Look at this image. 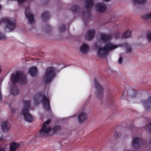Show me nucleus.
<instances>
[{
  "label": "nucleus",
  "instance_id": "72a5a7b5",
  "mask_svg": "<svg viewBox=\"0 0 151 151\" xmlns=\"http://www.w3.org/2000/svg\"><path fill=\"white\" fill-rule=\"evenodd\" d=\"M75 116V115H73V116H72L73 117H74Z\"/></svg>",
  "mask_w": 151,
  "mask_h": 151
},
{
  "label": "nucleus",
  "instance_id": "b1692460",
  "mask_svg": "<svg viewBox=\"0 0 151 151\" xmlns=\"http://www.w3.org/2000/svg\"><path fill=\"white\" fill-rule=\"evenodd\" d=\"M142 17L145 19H147L151 18V12L143 15L142 16Z\"/></svg>",
  "mask_w": 151,
  "mask_h": 151
},
{
  "label": "nucleus",
  "instance_id": "f03ea898",
  "mask_svg": "<svg viewBox=\"0 0 151 151\" xmlns=\"http://www.w3.org/2000/svg\"><path fill=\"white\" fill-rule=\"evenodd\" d=\"M23 107L21 111V114L26 121L32 122L33 120V117L29 112L30 102L28 100H24L23 101Z\"/></svg>",
  "mask_w": 151,
  "mask_h": 151
},
{
  "label": "nucleus",
  "instance_id": "6e6552de",
  "mask_svg": "<svg viewBox=\"0 0 151 151\" xmlns=\"http://www.w3.org/2000/svg\"><path fill=\"white\" fill-rule=\"evenodd\" d=\"M111 39V36L110 35L102 33L100 35L98 41L99 42H109Z\"/></svg>",
  "mask_w": 151,
  "mask_h": 151
},
{
  "label": "nucleus",
  "instance_id": "0eeeda50",
  "mask_svg": "<svg viewBox=\"0 0 151 151\" xmlns=\"http://www.w3.org/2000/svg\"><path fill=\"white\" fill-rule=\"evenodd\" d=\"M40 97L42 98V103L44 108L46 110H48L50 109V102L48 98L43 93L37 95L35 97V101L39 100Z\"/></svg>",
  "mask_w": 151,
  "mask_h": 151
},
{
  "label": "nucleus",
  "instance_id": "9d476101",
  "mask_svg": "<svg viewBox=\"0 0 151 151\" xmlns=\"http://www.w3.org/2000/svg\"><path fill=\"white\" fill-rule=\"evenodd\" d=\"M88 118L87 114L84 112L79 113L78 116V120L80 123H83L85 122Z\"/></svg>",
  "mask_w": 151,
  "mask_h": 151
},
{
  "label": "nucleus",
  "instance_id": "4be33fe9",
  "mask_svg": "<svg viewBox=\"0 0 151 151\" xmlns=\"http://www.w3.org/2000/svg\"><path fill=\"white\" fill-rule=\"evenodd\" d=\"M150 103H151V96L146 101H144V104L145 105V108L146 110H147V108L146 106L147 105L150 104Z\"/></svg>",
  "mask_w": 151,
  "mask_h": 151
},
{
  "label": "nucleus",
  "instance_id": "c756f323",
  "mask_svg": "<svg viewBox=\"0 0 151 151\" xmlns=\"http://www.w3.org/2000/svg\"><path fill=\"white\" fill-rule=\"evenodd\" d=\"M78 9V7L77 6H74L72 8L71 10L73 12H75Z\"/></svg>",
  "mask_w": 151,
  "mask_h": 151
},
{
  "label": "nucleus",
  "instance_id": "5701e85b",
  "mask_svg": "<svg viewBox=\"0 0 151 151\" xmlns=\"http://www.w3.org/2000/svg\"><path fill=\"white\" fill-rule=\"evenodd\" d=\"M11 93L13 95L15 96L19 94V91L17 88H13L12 90Z\"/></svg>",
  "mask_w": 151,
  "mask_h": 151
},
{
  "label": "nucleus",
  "instance_id": "7c9ffc66",
  "mask_svg": "<svg viewBox=\"0 0 151 151\" xmlns=\"http://www.w3.org/2000/svg\"><path fill=\"white\" fill-rule=\"evenodd\" d=\"M122 59L121 57H120L118 59L119 63H122Z\"/></svg>",
  "mask_w": 151,
  "mask_h": 151
},
{
  "label": "nucleus",
  "instance_id": "473e14b6",
  "mask_svg": "<svg viewBox=\"0 0 151 151\" xmlns=\"http://www.w3.org/2000/svg\"><path fill=\"white\" fill-rule=\"evenodd\" d=\"M0 151H5L4 149H1L0 150Z\"/></svg>",
  "mask_w": 151,
  "mask_h": 151
},
{
  "label": "nucleus",
  "instance_id": "ddd939ff",
  "mask_svg": "<svg viewBox=\"0 0 151 151\" xmlns=\"http://www.w3.org/2000/svg\"><path fill=\"white\" fill-rule=\"evenodd\" d=\"M141 143V139L139 138L135 137L134 138L132 141V145L134 148H138L140 146Z\"/></svg>",
  "mask_w": 151,
  "mask_h": 151
},
{
  "label": "nucleus",
  "instance_id": "c85d7f7f",
  "mask_svg": "<svg viewBox=\"0 0 151 151\" xmlns=\"http://www.w3.org/2000/svg\"><path fill=\"white\" fill-rule=\"evenodd\" d=\"M147 39L149 41L151 42V31L147 35Z\"/></svg>",
  "mask_w": 151,
  "mask_h": 151
},
{
  "label": "nucleus",
  "instance_id": "2f4dec72",
  "mask_svg": "<svg viewBox=\"0 0 151 151\" xmlns=\"http://www.w3.org/2000/svg\"><path fill=\"white\" fill-rule=\"evenodd\" d=\"M11 111L12 112H15L16 111L14 109H13V108H11Z\"/></svg>",
  "mask_w": 151,
  "mask_h": 151
},
{
  "label": "nucleus",
  "instance_id": "dca6fc26",
  "mask_svg": "<svg viewBox=\"0 0 151 151\" xmlns=\"http://www.w3.org/2000/svg\"><path fill=\"white\" fill-rule=\"evenodd\" d=\"M89 46L87 44L83 43L80 47V50L81 52L86 53L89 50Z\"/></svg>",
  "mask_w": 151,
  "mask_h": 151
},
{
  "label": "nucleus",
  "instance_id": "1a4fd4ad",
  "mask_svg": "<svg viewBox=\"0 0 151 151\" xmlns=\"http://www.w3.org/2000/svg\"><path fill=\"white\" fill-rule=\"evenodd\" d=\"M94 84L96 89L97 97L100 98L102 96V93L103 91V88L95 80H94Z\"/></svg>",
  "mask_w": 151,
  "mask_h": 151
},
{
  "label": "nucleus",
  "instance_id": "9b49d317",
  "mask_svg": "<svg viewBox=\"0 0 151 151\" xmlns=\"http://www.w3.org/2000/svg\"><path fill=\"white\" fill-rule=\"evenodd\" d=\"M1 126L2 131L4 132H6L9 129L11 126L9 122L4 121L2 122Z\"/></svg>",
  "mask_w": 151,
  "mask_h": 151
},
{
  "label": "nucleus",
  "instance_id": "f8f14e48",
  "mask_svg": "<svg viewBox=\"0 0 151 151\" xmlns=\"http://www.w3.org/2000/svg\"><path fill=\"white\" fill-rule=\"evenodd\" d=\"M26 17L28 19V21L30 24H32L34 22V17L30 12L29 9H27L25 12Z\"/></svg>",
  "mask_w": 151,
  "mask_h": 151
},
{
  "label": "nucleus",
  "instance_id": "2eb2a0df",
  "mask_svg": "<svg viewBox=\"0 0 151 151\" xmlns=\"http://www.w3.org/2000/svg\"><path fill=\"white\" fill-rule=\"evenodd\" d=\"M95 33L94 30L93 29L89 30L85 35V38L88 40L93 39L94 37Z\"/></svg>",
  "mask_w": 151,
  "mask_h": 151
},
{
  "label": "nucleus",
  "instance_id": "412c9836",
  "mask_svg": "<svg viewBox=\"0 0 151 151\" xmlns=\"http://www.w3.org/2000/svg\"><path fill=\"white\" fill-rule=\"evenodd\" d=\"M131 31L130 30H127L125 32L122 36L123 38H127L130 37Z\"/></svg>",
  "mask_w": 151,
  "mask_h": 151
},
{
  "label": "nucleus",
  "instance_id": "aec40b11",
  "mask_svg": "<svg viewBox=\"0 0 151 151\" xmlns=\"http://www.w3.org/2000/svg\"><path fill=\"white\" fill-rule=\"evenodd\" d=\"M49 13L47 12H45L42 15V17L43 22H45L50 17Z\"/></svg>",
  "mask_w": 151,
  "mask_h": 151
},
{
  "label": "nucleus",
  "instance_id": "6ab92c4d",
  "mask_svg": "<svg viewBox=\"0 0 151 151\" xmlns=\"http://www.w3.org/2000/svg\"><path fill=\"white\" fill-rule=\"evenodd\" d=\"M84 4L86 8H90L92 6L93 4V0H87Z\"/></svg>",
  "mask_w": 151,
  "mask_h": 151
},
{
  "label": "nucleus",
  "instance_id": "7ed1b4c3",
  "mask_svg": "<svg viewBox=\"0 0 151 151\" xmlns=\"http://www.w3.org/2000/svg\"><path fill=\"white\" fill-rule=\"evenodd\" d=\"M50 121L48 120L47 121L43 124L41 129L40 130L39 134H40L39 137H42V136H45L47 134L52 132V134H54L58 130L60 129L61 127L59 126H57L56 127L51 129L50 127H47V125H48L50 122Z\"/></svg>",
  "mask_w": 151,
  "mask_h": 151
},
{
  "label": "nucleus",
  "instance_id": "39448f33",
  "mask_svg": "<svg viewBox=\"0 0 151 151\" xmlns=\"http://www.w3.org/2000/svg\"><path fill=\"white\" fill-rule=\"evenodd\" d=\"M2 23L6 24L4 28V31L6 32H10L14 30L15 28V23L8 18H3L0 20V24Z\"/></svg>",
  "mask_w": 151,
  "mask_h": 151
},
{
  "label": "nucleus",
  "instance_id": "20e7f679",
  "mask_svg": "<svg viewBox=\"0 0 151 151\" xmlns=\"http://www.w3.org/2000/svg\"><path fill=\"white\" fill-rule=\"evenodd\" d=\"M11 81L13 83L18 81L22 85L25 84L27 82L26 77L21 72H17L16 74H12L11 76Z\"/></svg>",
  "mask_w": 151,
  "mask_h": 151
},
{
  "label": "nucleus",
  "instance_id": "f3484780",
  "mask_svg": "<svg viewBox=\"0 0 151 151\" xmlns=\"http://www.w3.org/2000/svg\"><path fill=\"white\" fill-rule=\"evenodd\" d=\"M29 73L32 77H34L37 75V68L35 67L31 68L29 70Z\"/></svg>",
  "mask_w": 151,
  "mask_h": 151
},
{
  "label": "nucleus",
  "instance_id": "4468645a",
  "mask_svg": "<svg viewBox=\"0 0 151 151\" xmlns=\"http://www.w3.org/2000/svg\"><path fill=\"white\" fill-rule=\"evenodd\" d=\"M95 8L97 10L101 12H105L106 10V6L104 4L100 3L96 4Z\"/></svg>",
  "mask_w": 151,
  "mask_h": 151
},
{
  "label": "nucleus",
  "instance_id": "a878e982",
  "mask_svg": "<svg viewBox=\"0 0 151 151\" xmlns=\"http://www.w3.org/2000/svg\"><path fill=\"white\" fill-rule=\"evenodd\" d=\"M146 1V0H134V2L136 4H142L145 3Z\"/></svg>",
  "mask_w": 151,
  "mask_h": 151
},
{
  "label": "nucleus",
  "instance_id": "f257e3e1",
  "mask_svg": "<svg viewBox=\"0 0 151 151\" xmlns=\"http://www.w3.org/2000/svg\"><path fill=\"white\" fill-rule=\"evenodd\" d=\"M120 46V45H116L112 43H107L104 46L100 47L98 48L96 55L98 57L103 58L107 55L109 51Z\"/></svg>",
  "mask_w": 151,
  "mask_h": 151
},
{
  "label": "nucleus",
  "instance_id": "393cba45",
  "mask_svg": "<svg viewBox=\"0 0 151 151\" xmlns=\"http://www.w3.org/2000/svg\"><path fill=\"white\" fill-rule=\"evenodd\" d=\"M65 30V27L63 25H60L59 28V31L60 32H63Z\"/></svg>",
  "mask_w": 151,
  "mask_h": 151
},
{
  "label": "nucleus",
  "instance_id": "a211bd4d",
  "mask_svg": "<svg viewBox=\"0 0 151 151\" xmlns=\"http://www.w3.org/2000/svg\"><path fill=\"white\" fill-rule=\"evenodd\" d=\"M19 147V145L18 143L14 142L12 143L10 146V151H15Z\"/></svg>",
  "mask_w": 151,
  "mask_h": 151
},
{
  "label": "nucleus",
  "instance_id": "cd10ccee",
  "mask_svg": "<svg viewBox=\"0 0 151 151\" xmlns=\"http://www.w3.org/2000/svg\"><path fill=\"white\" fill-rule=\"evenodd\" d=\"M6 38L5 35L0 32V40H3L6 39Z\"/></svg>",
  "mask_w": 151,
  "mask_h": 151
},
{
  "label": "nucleus",
  "instance_id": "bb28decb",
  "mask_svg": "<svg viewBox=\"0 0 151 151\" xmlns=\"http://www.w3.org/2000/svg\"><path fill=\"white\" fill-rule=\"evenodd\" d=\"M128 45L127 44L125 43V45L123 46H126L127 47V51L128 53H130L132 51V49L130 46H127Z\"/></svg>",
  "mask_w": 151,
  "mask_h": 151
},
{
  "label": "nucleus",
  "instance_id": "423d86ee",
  "mask_svg": "<svg viewBox=\"0 0 151 151\" xmlns=\"http://www.w3.org/2000/svg\"><path fill=\"white\" fill-rule=\"evenodd\" d=\"M55 69L52 67L48 68L46 70L44 75V80L46 82H50L55 76Z\"/></svg>",
  "mask_w": 151,
  "mask_h": 151
}]
</instances>
